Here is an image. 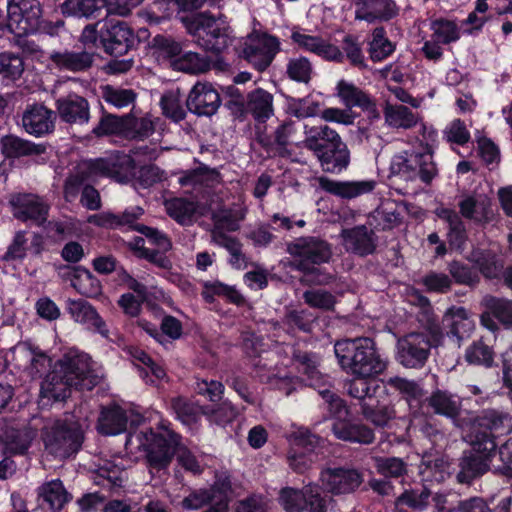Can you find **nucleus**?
<instances>
[{"label":"nucleus","instance_id":"nucleus-57","mask_svg":"<svg viewBox=\"0 0 512 512\" xmlns=\"http://www.w3.org/2000/svg\"><path fill=\"white\" fill-rule=\"evenodd\" d=\"M443 138L450 144L464 147L470 142L471 134L465 122L460 118H456L443 130Z\"/></svg>","mask_w":512,"mask_h":512},{"label":"nucleus","instance_id":"nucleus-39","mask_svg":"<svg viewBox=\"0 0 512 512\" xmlns=\"http://www.w3.org/2000/svg\"><path fill=\"white\" fill-rule=\"evenodd\" d=\"M38 500L43 508L51 512H60L65 504L72 500V495L66 490L63 482L56 479L40 487Z\"/></svg>","mask_w":512,"mask_h":512},{"label":"nucleus","instance_id":"nucleus-58","mask_svg":"<svg viewBox=\"0 0 512 512\" xmlns=\"http://www.w3.org/2000/svg\"><path fill=\"white\" fill-rule=\"evenodd\" d=\"M374 467L385 478H399L407 472L406 463L397 457H376Z\"/></svg>","mask_w":512,"mask_h":512},{"label":"nucleus","instance_id":"nucleus-53","mask_svg":"<svg viewBox=\"0 0 512 512\" xmlns=\"http://www.w3.org/2000/svg\"><path fill=\"white\" fill-rule=\"evenodd\" d=\"M306 487L299 490L284 487L280 490L278 501L286 512H303L305 510Z\"/></svg>","mask_w":512,"mask_h":512},{"label":"nucleus","instance_id":"nucleus-35","mask_svg":"<svg viewBox=\"0 0 512 512\" xmlns=\"http://www.w3.org/2000/svg\"><path fill=\"white\" fill-rule=\"evenodd\" d=\"M127 425V412L120 405L111 404L102 407L97 424L98 432L101 435H119L127 430Z\"/></svg>","mask_w":512,"mask_h":512},{"label":"nucleus","instance_id":"nucleus-6","mask_svg":"<svg viewBox=\"0 0 512 512\" xmlns=\"http://www.w3.org/2000/svg\"><path fill=\"white\" fill-rule=\"evenodd\" d=\"M304 146L317 158L323 172L341 174L351 163V152L339 133L328 125L313 126L305 132Z\"/></svg>","mask_w":512,"mask_h":512},{"label":"nucleus","instance_id":"nucleus-31","mask_svg":"<svg viewBox=\"0 0 512 512\" xmlns=\"http://www.w3.org/2000/svg\"><path fill=\"white\" fill-rule=\"evenodd\" d=\"M56 109L60 119L68 124H86L90 118L88 101L77 94H69L67 97L56 101Z\"/></svg>","mask_w":512,"mask_h":512},{"label":"nucleus","instance_id":"nucleus-43","mask_svg":"<svg viewBox=\"0 0 512 512\" xmlns=\"http://www.w3.org/2000/svg\"><path fill=\"white\" fill-rule=\"evenodd\" d=\"M361 412L363 417L371 422L375 427L385 428L395 417V410L392 406L381 403L378 397L373 401L361 403Z\"/></svg>","mask_w":512,"mask_h":512},{"label":"nucleus","instance_id":"nucleus-22","mask_svg":"<svg viewBox=\"0 0 512 512\" xmlns=\"http://www.w3.org/2000/svg\"><path fill=\"white\" fill-rule=\"evenodd\" d=\"M341 237L347 252L359 257L373 255L377 249V236L366 225L343 229Z\"/></svg>","mask_w":512,"mask_h":512},{"label":"nucleus","instance_id":"nucleus-9","mask_svg":"<svg viewBox=\"0 0 512 512\" xmlns=\"http://www.w3.org/2000/svg\"><path fill=\"white\" fill-rule=\"evenodd\" d=\"M429 335L423 332H411L397 342L396 360L405 368L419 369L426 364L431 348L438 346L443 340V333L437 320L428 329Z\"/></svg>","mask_w":512,"mask_h":512},{"label":"nucleus","instance_id":"nucleus-24","mask_svg":"<svg viewBox=\"0 0 512 512\" xmlns=\"http://www.w3.org/2000/svg\"><path fill=\"white\" fill-rule=\"evenodd\" d=\"M54 120V112L43 104L28 107L22 116L25 131L35 137L52 133L55 129Z\"/></svg>","mask_w":512,"mask_h":512},{"label":"nucleus","instance_id":"nucleus-1","mask_svg":"<svg viewBox=\"0 0 512 512\" xmlns=\"http://www.w3.org/2000/svg\"><path fill=\"white\" fill-rule=\"evenodd\" d=\"M507 420L508 413L496 409H485L475 418L467 436L469 447L456 460L457 483L471 486L491 471L499 451L497 438L508 431Z\"/></svg>","mask_w":512,"mask_h":512},{"label":"nucleus","instance_id":"nucleus-34","mask_svg":"<svg viewBox=\"0 0 512 512\" xmlns=\"http://www.w3.org/2000/svg\"><path fill=\"white\" fill-rule=\"evenodd\" d=\"M95 55H97L96 51L84 47L81 51H55L51 54L50 60L59 69L82 72L92 67Z\"/></svg>","mask_w":512,"mask_h":512},{"label":"nucleus","instance_id":"nucleus-47","mask_svg":"<svg viewBox=\"0 0 512 512\" xmlns=\"http://www.w3.org/2000/svg\"><path fill=\"white\" fill-rule=\"evenodd\" d=\"M331 387L332 385L329 380L327 385L316 390L322 397L329 416L334 418L335 421H345L350 415V410L345 401L331 390Z\"/></svg>","mask_w":512,"mask_h":512},{"label":"nucleus","instance_id":"nucleus-23","mask_svg":"<svg viewBox=\"0 0 512 512\" xmlns=\"http://www.w3.org/2000/svg\"><path fill=\"white\" fill-rule=\"evenodd\" d=\"M13 215L16 219L26 222L28 220L42 223L46 221L48 206L41 198L32 193H18L12 195L9 201Z\"/></svg>","mask_w":512,"mask_h":512},{"label":"nucleus","instance_id":"nucleus-28","mask_svg":"<svg viewBox=\"0 0 512 512\" xmlns=\"http://www.w3.org/2000/svg\"><path fill=\"white\" fill-rule=\"evenodd\" d=\"M46 150V144H37L14 134H7L0 138V152L4 159L14 160L38 156L46 153Z\"/></svg>","mask_w":512,"mask_h":512},{"label":"nucleus","instance_id":"nucleus-36","mask_svg":"<svg viewBox=\"0 0 512 512\" xmlns=\"http://www.w3.org/2000/svg\"><path fill=\"white\" fill-rule=\"evenodd\" d=\"M354 378L345 383L347 394L352 398L363 402L373 401L381 393H384L386 386L376 376L353 375Z\"/></svg>","mask_w":512,"mask_h":512},{"label":"nucleus","instance_id":"nucleus-4","mask_svg":"<svg viewBox=\"0 0 512 512\" xmlns=\"http://www.w3.org/2000/svg\"><path fill=\"white\" fill-rule=\"evenodd\" d=\"M133 28L123 20L108 19L88 24L82 30L80 42L83 47L118 58L133 50Z\"/></svg>","mask_w":512,"mask_h":512},{"label":"nucleus","instance_id":"nucleus-44","mask_svg":"<svg viewBox=\"0 0 512 512\" xmlns=\"http://www.w3.org/2000/svg\"><path fill=\"white\" fill-rule=\"evenodd\" d=\"M208 492L211 493L213 504H220L225 512H229V504L231 501V494L233 493L232 477L228 471L216 472L214 481L207 488Z\"/></svg>","mask_w":512,"mask_h":512},{"label":"nucleus","instance_id":"nucleus-14","mask_svg":"<svg viewBox=\"0 0 512 512\" xmlns=\"http://www.w3.org/2000/svg\"><path fill=\"white\" fill-rule=\"evenodd\" d=\"M88 170L91 174L126 184L135 179L136 161L124 151H115L109 157L90 160Z\"/></svg>","mask_w":512,"mask_h":512},{"label":"nucleus","instance_id":"nucleus-11","mask_svg":"<svg viewBox=\"0 0 512 512\" xmlns=\"http://www.w3.org/2000/svg\"><path fill=\"white\" fill-rule=\"evenodd\" d=\"M91 357L78 350H69L56 362L53 371L78 391H91L100 378L92 367Z\"/></svg>","mask_w":512,"mask_h":512},{"label":"nucleus","instance_id":"nucleus-60","mask_svg":"<svg viewBox=\"0 0 512 512\" xmlns=\"http://www.w3.org/2000/svg\"><path fill=\"white\" fill-rule=\"evenodd\" d=\"M387 385L397 390L409 403L419 401L423 396L422 388L414 380L395 376L388 379Z\"/></svg>","mask_w":512,"mask_h":512},{"label":"nucleus","instance_id":"nucleus-16","mask_svg":"<svg viewBox=\"0 0 512 512\" xmlns=\"http://www.w3.org/2000/svg\"><path fill=\"white\" fill-rule=\"evenodd\" d=\"M322 438L310 431H299L293 440L292 447L288 453V461L291 468L297 473H304L317 461Z\"/></svg>","mask_w":512,"mask_h":512},{"label":"nucleus","instance_id":"nucleus-27","mask_svg":"<svg viewBox=\"0 0 512 512\" xmlns=\"http://www.w3.org/2000/svg\"><path fill=\"white\" fill-rule=\"evenodd\" d=\"M466 259L484 278L498 279L504 269L502 258L491 248L474 247Z\"/></svg>","mask_w":512,"mask_h":512},{"label":"nucleus","instance_id":"nucleus-62","mask_svg":"<svg viewBox=\"0 0 512 512\" xmlns=\"http://www.w3.org/2000/svg\"><path fill=\"white\" fill-rule=\"evenodd\" d=\"M303 300L311 308L330 311L334 309L336 297L329 291L322 289L306 290L303 293Z\"/></svg>","mask_w":512,"mask_h":512},{"label":"nucleus","instance_id":"nucleus-50","mask_svg":"<svg viewBox=\"0 0 512 512\" xmlns=\"http://www.w3.org/2000/svg\"><path fill=\"white\" fill-rule=\"evenodd\" d=\"M285 73L290 80L307 85L312 80L313 67L307 57L299 56L288 59Z\"/></svg>","mask_w":512,"mask_h":512},{"label":"nucleus","instance_id":"nucleus-41","mask_svg":"<svg viewBox=\"0 0 512 512\" xmlns=\"http://www.w3.org/2000/svg\"><path fill=\"white\" fill-rule=\"evenodd\" d=\"M428 406L437 415L455 420L461 413V401L447 390L437 389L427 399Z\"/></svg>","mask_w":512,"mask_h":512},{"label":"nucleus","instance_id":"nucleus-12","mask_svg":"<svg viewBox=\"0 0 512 512\" xmlns=\"http://www.w3.org/2000/svg\"><path fill=\"white\" fill-rule=\"evenodd\" d=\"M84 441V432L78 422L56 421L44 436L45 447L57 457L69 458L78 453Z\"/></svg>","mask_w":512,"mask_h":512},{"label":"nucleus","instance_id":"nucleus-29","mask_svg":"<svg viewBox=\"0 0 512 512\" xmlns=\"http://www.w3.org/2000/svg\"><path fill=\"white\" fill-rule=\"evenodd\" d=\"M33 434L27 428L4 426L0 429V450L3 455L23 456L27 454Z\"/></svg>","mask_w":512,"mask_h":512},{"label":"nucleus","instance_id":"nucleus-54","mask_svg":"<svg viewBox=\"0 0 512 512\" xmlns=\"http://www.w3.org/2000/svg\"><path fill=\"white\" fill-rule=\"evenodd\" d=\"M168 215L179 224L191 221L196 213V205L187 198H173L167 204Z\"/></svg>","mask_w":512,"mask_h":512},{"label":"nucleus","instance_id":"nucleus-13","mask_svg":"<svg viewBox=\"0 0 512 512\" xmlns=\"http://www.w3.org/2000/svg\"><path fill=\"white\" fill-rule=\"evenodd\" d=\"M249 39L257 45L246 44L240 56L258 72H264L281 51V42L277 36L262 30H254Z\"/></svg>","mask_w":512,"mask_h":512},{"label":"nucleus","instance_id":"nucleus-45","mask_svg":"<svg viewBox=\"0 0 512 512\" xmlns=\"http://www.w3.org/2000/svg\"><path fill=\"white\" fill-rule=\"evenodd\" d=\"M495 356L493 347L480 338L466 348L464 358L469 365L489 369L495 365Z\"/></svg>","mask_w":512,"mask_h":512},{"label":"nucleus","instance_id":"nucleus-18","mask_svg":"<svg viewBox=\"0 0 512 512\" xmlns=\"http://www.w3.org/2000/svg\"><path fill=\"white\" fill-rule=\"evenodd\" d=\"M291 360L307 386L316 390L328 384L330 377L320 371L321 356L318 353L294 348Z\"/></svg>","mask_w":512,"mask_h":512},{"label":"nucleus","instance_id":"nucleus-51","mask_svg":"<svg viewBox=\"0 0 512 512\" xmlns=\"http://www.w3.org/2000/svg\"><path fill=\"white\" fill-rule=\"evenodd\" d=\"M431 30L433 31V38L444 45L460 39L459 27L453 20L437 18L431 22Z\"/></svg>","mask_w":512,"mask_h":512},{"label":"nucleus","instance_id":"nucleus-61","mask_svg":"<svg viewBox=\"0 0 512 512\" xmlns=\"http://www.w3.org/2000/svg\"><path fill=\"white\" fill-rule=\"evenodd\" d=\"M447 465L441 457L423 456L420 464L421 474L429 480L444 481Z\"/></svg>","mask_w":512,"mask_h":512},{"label":"nucleus","instance_id":"nucleus-63","mask_svg":"<svg viewBox=\"0 0 512 512\" xmlns=\"http://www.w3.org/2000/svg\"><path fill=\"white\" fill-rule=\"evenodd\" d=\"M220 177V173L215 168H210L207 165H200L195 169H191L185 172L183 176L179 178V183L182 186H196L202 184L205 180H215Z\"/></svg>","mask_w":512,"mask_h":512},{"label":"nucleus","instance_id":"nucleus-33","mask_svg":"<svg viewBox=\"0 0 512 512\" xmlns=\"http://www.w3.org/2000/svg\"><path fill=\"white\" fill-rule=\"evenodd\" d=\"M443 324L448 328L447 336L457 343L469 337L474 328L468 310L462 306L449 307L443 316Z\"/></svg>","mask_w":512,"mask_h":512},{"label":"nucleus","instance_id":"nucleus-48","mask_svg":"<svg viewBox=\"0 0 512 512\" xmlns=\"http://www.w3.org/2000/svg\"><path fill=\"white\" fill-rule=\"evenodd\" d=\"M318 316L308 309H292L286 312L284 323L291 329L312 333L317 325Z\"/></svg>","mask_w":512,"mask_h":512},{"label":"nucleus","instance_id":"nucleus-40","mask_svg":"<svg viewBox=\"0 0 512 512\" xmlns=\"http://www.w3.org/2000/svg\"><path fill=\"white\" fill-rule=\"evenodd\" d=\"M143 214L141 207L128 208L120 214L112 212H101L98 214L90 215L88 222L97 227L107 229H117L124 226H128L133 229V224Z\"/></svg>","mask_w":512,"mask_h":512},{"label":"nucleus","instance_id":"nucleus-42","mask_svg":"<svg viewBox=\"0 0 512 512\" xmlns=\"http://www.w3.org/2000/svg\"><path fill=\"white\" fill-rule=\"evenodd\" d=\"M72 388V384L52 370L41 383L40 400L43 402L47 399L51 403L63 402L71 396Z\"/></svg>","mask_w":512,"mask_h":512},{"label":"nucleus","instance_id":"nucleus-46","mask_svg":"<svg viewBox=\"0 0 512 512\" xmlns=\"http://www.w3.org/2000/svg\"><path fill=\"white\" fill-rule=\"evenodd\" d=\"M201 296L206 303H213L215 300V296L225 298L229 303L235 305H242L244 303V297L238 290L229 286L225 283H222L218 280L216 281H206L203 283V290L201 292Z\"/></svg>","mask_w":512,"mask_h":512},{"label":"nucleus","instance_id":"nucleus-7","mask_svg":"<svg viewBox=\"0 0 512 512\" xmlns=\"http://www.w3.org/2000/svg\"><path fill=\"white\" fill-rule=\"evenodd\" d=\"M192 41L203 51L222 55L233 42L230 26L221 23L211 12L188 13L179 17Z\"/></svg>","mask_w":512,"mask_h":512},{"label":"nucleus","instance_id":"nucleus-15","mask_svg":"<svg viewBox=\"0 0 512 512\" xmlns=\"http://www.w3.org/2000/svg\"><path fill=\"white\" fill-rule=\"evenodd\" d=\"M222 103L223 100L218 85L206 80L196 81L185 101L187 111L197 117L207 118L216 115Z\"/></svg>","mask_w":512,"mask_h":512},{"label":"nucleus","instance_id":"nucleus-3","mask_svg":"<svg viewBox=\"0 0 512 512\" xmlns=\"http://www.w3.org/2000/svg\"><path fill=\"white\" fill-rule=\"evenodd\" d=\"M136 438L151 474L166 472L182 446V436L173 430L168 420L139 431Z\"/></svg>","mask_w":512,"mask_h":512},{"label":"nucleus","instance_id":"nucleus-19","mask_svg":"<svg viewBox=\"0 0 512 512\" xmlns=\"http://www.w3.org/2000/svg\"><path fill=\"white\" fill-rule=\"evenodd\" d=\"M320 480L325 490L333 495H342L356 491L363 482V476L354 468L327 467L321 470Z\"/></svg>","mask_w":512,"mask_h":512},{"label":"nucleus","instance_id":"nucleus-8","mask_svg":"<svg viewBox=\"0 0 512 512\" xmlns=\"http://www.w3.org/2000/svg\"><path fill=\"white\" fill-rule=\"evenodd\" d=\"M8 2L9 12L12 14L13 34L17 36L33 34L56 36L64 27L62 19L56 21L44 19L43 7L39 0H8Z\"/></svg>","mask_w":512,"mask_h":512},{"label":"nucleus","instance_id":"nucleus-26","mask_svg":"<svg viewBox=\"0 0 512 512\" xmlns=\"http://www.w3.org/2000/svg\"><path fill=\"white\" fill-rule=\"evenodd\" d=\"M66 309L76 322L86 325L103 337H108L109 330L105 321L88 301L68 299Z\"/></svg>","mask_w":512,"mask_h":512},{"label":"nucleus","instance_id":"nucleus-32","mask_svg":"<svg viewBox=\"0 0 512 512\" xmlns=\"http://www.w3.org/2000/svg\"><path fill=\"white\" fill-rule=\"evenodd\" d=\"M336 96L348 110L358 107L369 113L377 111L375 101L367 92L344 79L339 80L336 85Z\"/></svg>","mask_w":512,"mask_h":512},{"label":"nucleus","instance_id":"nucleus-64","mask_svg":"<svg viewBox=\"0 0 512 512\" xmlns=\"http://www.w3.org/2000/svg\"><path fill=\"white\" fill-rule=\"evenodd\" d=\"M386 121L394 127L409 129L416 125L417 120L410 108L400 105L385 111Z\"/></svg>","mask_w":512,"mask_h":512},{"label":"nucleus","instance_id":"nucleus-55","mask_svg":"<svg viewBox=\"0 0 512 512\" xmlns=\"http://www.w3.org/2000/svg\"><path fill=\"white\" fill-rule=\"evenodd\" d=\"M485 306L505 328H512V300L491 296L485 300Z\"/></svg>","mask_w":512,"mask_h":512},{"label":"nucleus","instance_id":"nucleus-20","mask_svg":"<svg viewBox=\"0 0 512 512\" xmlns=\"http://www.w3.org/2000/svg\"><path fill=\"white\" fill-rule=\"evenodd\" d=\"M355 19L368 24L389 22L400 13L395 0H354Z\"/></svg>","mask_w":512,"mask_h":512},{"label":"nucleus","instance_id":"nucleus-37","mask_svg":"<svg viewBox=\"0 0 512 512\" xmlns=\"http://www.w3.org/2000/svg\"><path fill=\"white\" fill-rule=\"evenodd\" d=\"M248 115L258 124H266L274 115V97L263 88H255L246 95Z\"/></svg>","mask_w":512,"mask_h":512},{"label":"nucleus","instance_id":"nucleus-5","mask_svg":"<svg viewBox=\"0 0 512 512\" xmlns=\"http://www.w3.org/2000/svg\"><path fill=\"white\" fill-rule=\"evenodd\" d=\"M334 352L340 368L349 375L378 377L387 369V361L370 337L338 340Z\"/></svg>","mask_w":512,"mask_h":512},{"label":"nucleus","instance_id":"nucleus-25","mask_svg":"<svg viewBox=\"0 0 512 512\" xmlns=\"http://www.w3.org/2000/svg\"><path fill=\"white\" fill-rule=\"evenodd\" d=\"M63 276L71 281V285L81 295L88 298H97L102 294V284L100 280L84 266L64 265L60 268Z\"/></svg>","mask_w":512,"mask_h":512},{"label":"nucleus","instance_id":"nucleus-49","mask_svg":"<svg viewBox=\"0 0 512 512\" xmlns=\"http://www.w3.org/2000/svg\"><path fill=\"white\" fill-rule=\"evenodd\" d=\"M448 271L452 277V282L454 281L456 284L473 288L480 283V276L474 269V266H470L462 261L452 260L448 264Z\"/></svg>","mask_w":512,"mask_h":512},{"label":"nucleus","instance_id":"nucleus-2","mask_svg":"<svg viewBox=\"0 0 512 512\" xmlns=\"http://www.w3.org/2000/svg\"><path fill=\"white\" fill-rule=\"evenodd\" d=\"M287 252L294 257L291 268L301 273V282L307 285H329L335 275L322 267L332 258L331 244L316 236H302L287 244Z\"/></svg>","mask_w":512,"mask_h":512},{"label":"nucleus","instance_id":"nucleus-52","mask_svg":"<svg viewBox=\"0 0 512 512\" xmlns=\"http://www.w3.org/2000/svg\"><path fill=\"white\" fill-rule=\"evenodd\" d=\"M24 71L23 58L13 52L0 53V76L3 80L15 81Z\"/></svg>","mask_w":512,"mask_h":512},{"label":"nucleus","instance_id":"nucleus-59","mask_svg":"<svg viewBox=\"0 0 512 512\" xmlns=\"http://www.w3.org/2000/svg\"><path fill=\"white\" fill-rule=\"evenodd\" d=\"M136 96L137 94L132 89L116 88L109 84L102 87L103 99L117 108L130 105L135 101Z\"/></svg>","mask_w":512,"mask_h":512},{"label":"nucleus","instance_id":"nucleus-30","mask_svg":"<svg viewBox=\"0 0 512 512\" xmlns=\"http://www.w3.org/2000/svg\"><path fill=\"white\" fill-rule=\"evenodd\" d=\"M334 436L344 442L368 445L374 442L375 433L372 428L360 420L335 421L332 425Z\"/></svg>","mask_w":512,"mask_h":512},{"label":"nucleus","instance_id":"nucleus-38","mask_svg":"<svg viewBox=\"0 0 512 512\" xmlns=\"http://www.w3.org/2000/svg\"><path fill=\"white\" fill-rule=\"evenodd\" d=\"M130 113L115 115L103 111L98 124L92 129L96 138L118 137L127 140L129 130Z\"/></svg>","mask_w":512,"mask_h":512},{"label":"nucleus","instance_id":"nucleus-10","mask_svg":"<svg viewBox=\"0 0 512 512\" xmlns=\"http://www.w3.org/2000/svg\"><path fill=\"white\" fill-rule=\"evenodd\" d=\"M390 172L405 181L419 179L425 185H430L438 176V168L433 159V150L426 144L424 151H404L392 158Z\"/></svg>","mask_w":512,"mask_h":512},{"label":"nucleus","instance_id":"nucleus-17","mask_svg":"<svg viewBox=\"0 0 512 512\" xmlns=\"http://www.w3.org/2000/svg\"><path fill=\"white\" fill-rule=\"evenodd\" d=\"M114 0H65L61 5V13L65 17L98 19L110 14L126 16L129 9L119 11L113 4Z\"/></svg>","mask_w":512,"mask_h":512},{"label":"nucleus","instance_id":"nucleus-56","mask_svg":"<svg viewBox=\"0 0 512 512\" xmlns=\"http://www.w3.org/2000/svg\"><path fill=\"white\" fill-rule=\"evenodd\" d=\"M420 283L427 293L446 294L452 288V279L449 275L436 271L426 273Z\"/></svg>","mask_w":512,"mask_h":512},{"label":"nucleus","instance_id":"nucleus-21","mask_svg":"<svg viewBox=\"0 0 512 512\" xmlns=\"http://www.w3.org/2000/svg\"><path fill=\"white\" fill-rule=\"evenodd\" d=\"M316 181L322 191L343 200L368 194L375 188L373 180L340 181L322 175L317 177Z\"/></svg>","mask_w":512,"mask_h":512}]
</instances>
